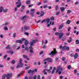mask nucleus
I'll return each instance as SVG.
<instances>
[{
  "label": "nucleus",
  "instance_id": "nucleus-1",
  "mask_svg": "<svg viewBox=\"0 0 79 79\" xmlns=\"http://www.w3.org/2000/svg\"><path fill=\"white\" fill-rule=\"evenodd\" d=\"M55 35H59V38L60 40H61L64 35V34L62 33L56 32Z\"/></svg>",
  "mask_w": 79,
  "mask_h": 79
},
{
  "label": "nucleus",
  "instance_id": "nucleus-2",
  "mask_svg": "<svg viewBox=\"0 0 79 79\" xmlns=\"http://www.w3.org/2000/svg\"><path fill=\"white\" fill-rule=\"evenodd\" d=\"M23 60H19V63L17 64V66L16 67V68L18 69L20 68H23V64L22 63Z\"/></svg>",
  "mask_w": 79,
  "mask_h": 79
},
{
  "label": "nucleus",
  "instance_id": "nucleus-3",
  "mask_svg": "<svg viewBox=\"0 0 79 79\" xmlns=\"http://www.w3.org/2000/svg\"><path fill=\"white\" fill-rule=\"evenodd\" d=\"M57 53V52L56 51L55 49L53 48V51H52L49 54V55H50L51 56H53L55 55H56Z\"/></svg>",
  "mask_w": 79,
  "mask_h": 79
},
{
  "label": "nucleus",
  "instance_id": "nucleus-4",
  "mask_svg": "<svg viewBox=\"0 0 79 79\" xmlns=\"http://www.w3.org/2000/svg\"><path fill=\"white\" fill-rule=\"evenodd\" d=\"M63 71V68L61 66H58L56 69V73H57L59 72V71Z\"/></svg>",
  "mask_w": 79,
  "mask_h": 79
},
{
  "label": "nucleus",
  "instance_id": "nucleus-5",
  "mask_svg": "<svg viewBox=\"0 0 79 79\" xmlns=\"http://www.w3.org/2000/svg\"><path fill=\"white\" fill-rule=\"evenodd\" d=\"M46 70L47 71H48V73H51V70L50 69L47 70L46 69H44L42 72V73H44V75H47V73L45 72V71H46Z\"/></svg>",
  "mask_w": 79,
  "mask_h": 79
},
{
  "label": "nucleus",
  "instance_id": "nucleus-6",
  "mask_svg": "<svg viewBox=\"0 0 79 79\" xmlns=\"http://www.w3.org/2000/svg\"><path fill=\"white\" fill-rule=\"evenodd\" d=\"M70 56L73 57H74V59H76L78 57V54L77 53H76L74 56L73 54L72 53L70 54Z\"/></svg>",
  "mask_w": 79,
  "mask_h": 79
},
{
  "label": "nucleus",
  "instance_id": "nucleus-7",
  "mask_svg": "<svg viewBox=\"0 0 79 79\" xmlns=\"http://www.w3.org/2000/svg\"><path fill=\"white\" fill-rule=\"evenodd\" d=\"M26 16H23V17L21 18V19L23 21V23H24L25 21H26Z\"/></svg>",
  "mask_w": 79,
  "mask_h": 79
},
{
  "label": "nucleus",
  "instance_id": "nucleus-8",
  "mask_svg": "<svg viewBox=\"0 0 79 79\" xmlns=\"http://www.w3.org/2000/svg\"><path fill=\"white\" fill-rule=\"evenodd\" d=\"M29 44V42L27 41V40H25V42L24 43V44L25 46H27V45H28V44Z\"/></svg>",
  "mask_w": 79,
  "mask_h": 79
},
{
  "label": "nucleus",
  "instance_id": "nucleus-9",
  "mask_svg": "<svg viewBox=\"0 0 79 79\" xmlns=\"http://www.w3.org/2000/svg\"><path fill=\"white\" fill-rule=\"evenodd\" d=\"M16 43H19V44H22L23 41L21 40H18L16 41Z\"/></svg>",
  "mask_w": 79,
  "mask_h": 79
},
{
  "label": "nucleus",
  "instance_id": "nucleus-10",
  "mask_svg": "<svg viewBox=\"0 0 79 79\" xmlns=\"http://www.w3.org/2000/svg\"><path fill=\"white\" fill-rule=\"evenodd\" d=\"M9 25V23L8 22H6L4 24H3L2 25V26H7L8 25Z\"/></svg>",
  "mask_w": 79,
  "mask_h": 79
},
{
  "label": "nucleus",
  "instance_id": "nucleus-11",
  "mask_svg": "<svg viewBox=\"0 0 79 79\" xmlns=\"http://www.w3.org/2000/svg\"><path fill=\"white\" fill-rule=\"evenodd\" d=\"M25 30H29V27H28L25 26L24 27Z\"/></svg>",
  "mask_w": 79,
  "mask_h": 79
},
{
  "label": "nucleus",
  "instance_id": "nucleus-12",
  "mask_svg": "<svg viewBox=\"0 0 79 79\" xmlns=\"http://www.w3.org/2000/svg\"><path fill=\"white\" fill-rule=\"evenodd\" d=\"M46 60H47V61L48 62V63L50 62H52L53 61V60H44V61H46Z\"/></svg>",
  "mask_w": 79,
  "mask_h": 79
},
{
  "label": "nucleus",
  "instance_id": "nucleus-13",
  "mask_svg": "<svg viewBox=\"0 0 79 79\" xmlns=\"http://www.w3.org/2000/svg\"><path fill=\"white\" fill-rule=\"evenodd\" d=\"M50 19H46V23L47 24H48L49 23V22H50Z\"/></svg>",
  "mask_w": 79,
  "mask_h": 79
},
{
  "label": "nucleus",
  "instance_id": "nucleus-14",
  "mask_svg": "<svg viewBox=\"0 0 79 79\" xmlns=\"http://www.w3.org/2000/svg\"><path fill=\"white\" fill-rule=\"evenodd\" d=\"M63 27V25L61 24V25H60L59 28V29H61Z\"/></svg>",
  "mask_w": 79,
  "mask_h": 79
},
{
  "label": "nucleus",
  "instance_id": "nucleus-15",
  "mask_svg": "<svg viewBox=\"0 0 79 79\" xmlns=\"http://www.w3.org/2000/svg\"><path fill=\"white\" fill-rule=\"evenodd\" d=\"M70 23H71V20H68L66 22V23L67 24H69Z\"/></svg>",
  "mask_w": 79,
  "mask_h": 79
},
{
  "label": "nucleus",
  "instance_id": "nucleus-16",
  "mask_svg": "<svg viewBox=\"0 0 79 79\" xmlns=\"http://www.w3.org/2000/svg\"><path fill=\"white\" fill-rule=\"evenodd\" d=\"M44 15V13L43 11H41V14L40 15V17H42V16H43Z\"/></svg>",
  "mask_w": 79,
  "mask_h": 79
},
{
  "label": "nucleus",
  "instance_id": "nucleus-17",
  "mask_svg": "<svg viewBox=\"0 0 79 79\" xmlns=\"http://www.w3.org/2000/svg\"><path fill=\"white\" fill-rule=\"evenodd\" d=\"M67 68L68 69L70 70L71 69V66L70 65H69L67 66Z\"/></svg>",
  "mask_w": 79,
  "mask_h": 79
},
{
  "label": "nucleus",
  "instance_id": "nucleus-18",
  "mask_svg": "<svg viewBox=\"0 0 79 79\" xmlns=\"http://www.w3.org/2000/svg\"><path fill=\"white\" fill-rule=\"evenodd\" d=\"M23 58H26V59H27V60H29V58L27 57V56L26 55H23Z\"/></svg>",
  "mask_w": 79,
  "mask_h": 79
},
{
  "label": "nucleus",
  "instance_id": "nucleus-19",
  "mask_svg": "<svg viewBox=\"0 0 79 79\" xmlns=\"http://www.w3.org/2000/svg\"><path fill=\"white\" fill-rule=\"evenodd\" d=\"M46 22H47V20L46 19H44L43 21H41V23H42H42H45Z\"/></svg>",
  "mask_w": 79,
  "mask_h": 79
},
{
  "label": "nucleus",
  "instance_id": "nucleus-20",
  "mask_svg": "<svg viewBox=\"0 0 79 79\" xmlns=\"http://www.w3.org/2000/svg\"><path fill=\"white\" fill-rule=\"evenodd\" d=\"M60 10L61 11H64L65 9L64 7H61Z\"/></svg>",
  "mask_w": 79,
  "mask_h": 79
},
{
  "label": "nucleus",
  "instance_id": "nucleus-21",
  "mask_svg": "<svg viewBox=\"0 0 79 79\" xmlns=\"http://www.w3.org/2000/svg\"><path fill=\"white\" fill-rule=\"evenodd\" d=\"M33 45H34V43H33L32 41L30 43V46H33Z\"/></svg>",
  "mask_w": 79,
  "mask_h": 79
},
{
  "label": "nucleus",
  "instance_id": "nucleus-22",
  "mask_svg": "<svg viewBox=\"0 0 79 79\" xmlns=\"http://www.w3.org/2000/svg\"><path fill=\"white\" fill-rule=\"evenodd\" d=\"M7 11H8V9H6L3 10V12L4 13H7Z\"/></svg>",
  "mask_w": 79,
  "mask_h": 79
},
{
  "label": "nucleus",
  "instance_id": "nucleus-23",
  "mask_svg": "<svg viewBox=\"0 0 79 79\" xmlns=\"http://www.w3.org/2000/svg\"><path fill=\"white\" fill-rule=\"evenodd\" d=\"M60 11H59L56 13V15H57V16H58V15H60Z\"/></svg>",
  "mask_w": 79,
  "mask_h": 79
},
{
  "label": "nucleus",
  "instance_id": "nucleus-24",
  "mask_svg": "<svg viewBox=\"0 0 79 79\" xmlns=\"http://www.w3.org/2000/svg\"><path fill=\"white\" fill-rule=\"evenodd\" d=\"M30 3H31V1H27L26 3V4H27V5H29V4Z\"/></svg>",
  "mask_w": 79,
  "mask_h": 79
},
{
  "label": "nucleus",
  "instance_id": "nucleus-25",
  "mask_svg": "<svg viewBox=\"0 0 79 79\" xmlns=\"http://www.w3.org/2000/svg\"><path fill=\"white\" fill-rule=\"evenodd\" d=\"M4 29L5 31H8V29L7 27H4Z\"/></svg>",
  "mask_w": 79,
  "mask_h": 79
},
{
  "label": "nucleus",
  "instance_id": "nucleus-26",
  "mask_svg": "<svg viewBox=\"0 0 79 79\" xmlns=\"http://www.w3.org/2000/svg\"><path fill=\"white\" fill-rule=\"evenodd\" d=\"M11 63L12 64H15V61L14 60H12L11 61Z\"/></svg>",
  "mask_w": 79,
  "mask_h": 79
},
{
  "label": "nucleus",
  "instance_id": "nucleus-27",
  "mask_svg": "<svg viewBox=\"0 0 79 79\" xmlns=\"http://www.w3.org/2000/svg\"><path fill=\"white\" fill-rule=\"evenodd\" d=\"M66 47V46H64V47H63V48H62V50H65Z\"/></svg>",
  "mask_w": 79,
  "mask_h": 79
},
{
  "label": "nucleus",
  "instance_id": "nucleus-28",
  "mask_svg": "<svg viewBox=\"0 0 79 79\" xmlns=\"http://www.w3.org/2000/svg\"><path fill=\"white\" fill-rule=\"evenodd\" d=\"M16 33H14L13 34V38H15V37H16Z\"/></svg>",
  "mask_w": 79,
  "mask_h": 79
},
{
  "label": "nucleus",
  "instance_id": "nucleus-29",
  "mask_svg": "<svg viewBox=\"0 0 79 79\" xmlns=\"http://www.w3.org/2000/svg\"><path fill=\"white\" fill-rule=\"evenodd\" d=\"M21 3V1H18L16 3V5H18V4H20Z\"/></svg>",
  "mask_w": 79,
  "mask_h": 79
},
{
  "label": "nucleus",
  "instance_id": "nucleus-30",
  "mask_svg": "<svg viewBox=\"0 0 79 79\" xmlns=\"http://www.w3.org/2000/svg\"><path fill=\"white\" fill-rule=\"evenodd\" d=\"M33 43H36L37 42H38V40H35L32 41Z\"/></svg>",
  "mask_w": 79,
  "mask_h": 79
},
{
  "label": "nucleus",
  "instance_id": "nucleus-31",
  "mask_svg": "<svg viewBox=\"0 0 79 79\" xmlns=\"http://www.w3.org/2000/svg\"><path fill=\"white\" fill-rule=\"evenodd\" d=\"M18 10V7H15V9H14V11H17V10Z\"/></svg>",
  "mask_w": 79,
  "mask_h": 79
},
{
  "label": "nucleus",
  "instance_id": "nucleus-32",
  "mask_svg": "<svg viewBox=\"0 0 79 79\" xmlns=\"http://www.w3.org/2000/svg\"><path fill=\"white\" fill-rule=\"evenodd\" d=\"M6 49H10V45H8L6 47Z\"/></svg>",
  "mask_w": 79,
  "mask_h": 79
},
{
  "label": "nucleus",
  "instance_id": "nucleus-33",
  "mask_svg": "<svg viewBox=\"0 0 79 79\" xmlns=\"http://www.w3.org/2000/svg\"><path fill=\"white\" fill-rule=\"evenodd\" d=\"M21 4H19V5H18L17 6V7L19 8V7H20L21 6Z\"/></svg>",
  "mask_w": 79,
  "mask_h": 79
},
{
  "label": "nucleus",
  "instance_id": "nucleus-34",
  "mask_svg": "<svg viewBox=\"0 0 79 79\" xmlns=\"http://www.w3.org/2000/svg\"><path fill=\"white\" fill-rule=\"evenodd\" d=\"M77 71L76 69H75L74 71V74H76L77 73Z\"/></svg>",
  "mask_w": 79,
  "mask_h": 79
},
{
  "label": "nucleus",
  "instance_id": "nucleus-35",
  "mask_svg": "<svg viewBox=\"0 0 79 79\" xmlns=\"http://www.w3.org/2000/svg\"><path fill=\"white\" fill-rule=\"evenodd\" d=\"M56 7V10H58V6H55Z\"/></svg>",
  "mask_w": 79,
  "mask_h": 79
},
{
  "label": "nucleus",
  "instance_id": "nucleus-36",
  "mask_svg": "<svg viewBox=\"0 0 79 79\" xmlns=\"http://www.w3.org/2000/svg\"><path fill=\"white\" fill-rule=\"evenodd\" d=\"M4 9L3 8V7H0V10H2V11H3Z\"/></svg>",
  "mask_w": 79,
  "mask_h": 79
},
{
  "label": "nucleus",
  "instance_id": "nucleus-37",
  "mask_svg": "<svg viewBox=\"0 0 79 79\" xmlns=\"http://www.w3.org/2000/svg\"><path fill=\"white\" fill-rule=\"evenodd\" d=\"M47 47L45 46V45H44L43 46V49H45V48H46Z\"/></svg>",
  "mask_w": 79,
  "mask_h": 79
},
{
  "label": "nucleus",
  "instance_id": "nucleus-38",
  "mask_svg": "<svg viewBox=\"0 0 79 79\" xmlns=\"http://www.w3.org/2000/svg\"><path fill=\"white\" fill-rule=\"evenodd\" d=\"M38 79H40V75H39L37 77Z\"/></svg>",
  "mask_w": 79,
  "mask_h": 79
},
{
  "label": "nucleus",
  "instance_id": "nucleus-39",
  "mask_svg": "<svg viewBox=\"0 0 79 79\" xmlns=\"http://www.w3.org/2000/svg\"><path fill=\"white\" fill-rule=\"evenodd\" d=\"M31 73V70L30 69L28 71V74H30Z\"/></svg>",
  "mask_w": 79,
  "mask_h": 79
},
{
  "label": "nucleus",
  "instance_id": "nucleus-40",
  "mask_svg": "<svg viewBox=\"0 0 79 79\" xmlns=\"http://www.w3.org/2000/svg\"><path fill=\"white\" fill-rule=\"evenodd\" d=\"M47 5H45L43 6V8H47Z\"/></svg>",
  "mask_w": 79,
  "mask_h": 79
},
{
  "label": "nucleus",
  "instance_id": "nucleus-41",
  "mask_svg": "<svg viewBox=\"0 0 79 79\" xmlns=\"http://www.w3.org/2000/svg\"><path fill=\"white\" fill-rule=\"evenodd\" d=\"M71 12V10H68L67 11V13L68 14H69V13H70V12Z\"/></svg>",
  "mask_w": 79,
  "mask_h": 79
},
{
  "label": "nucleus",
  "instance_id": "nucleus-42",
  "mask_svg": "<svg viewBox=\"0 0 79 79\" xmlns=\"http://www.w3.org/2000/svg\"><path fill=\"white\" fill-rule=\"evenodd\" d=\"M65 48L66 50H69V47H66Z\"/></svg>",
  "mask_w": 79,
  "mask_h": 79
},
{
  "label": "nucleus",
  "instance_id": "nucleus-43",
  "mask_svg": "<svg viewBox=\"0 0 79 79\" xmlns=\"http://www.w3.org/2000/svg\"><path fill=\"white\" fill-rule=\"evenodd\" d=\"M13 53H14V52H13V51H10V55H13Z\"/></svg>",
  "mask_w": 79,
  "mask_h": 79
},
{
  "label": "nucleus",
  "instance_id": "nucleus-44",
  "mask_svg": "<svg viewBox=\"0 0 79 79\" xmlns=\"http://www.w3.org/2000/svg\"><path fill=\"white\" fill-rule=\"evenodd\" d=\"M41 3H42L41 2H40L37 4V5H38V6H39V5H41Z\"/></svg>",
  "mask_w": 79,
  "mask_h": 79
},
{
  "label": "nucleus",
  "instance_id": "nucleus-45",
  "mask_svg": "<svg viewBox=\"0 0 79 79\" xmlns=\"http://www.w3.org/2000/svg\"><path fill=\"white\" fill-rule=\"evenodd\" d=\"M7 57V55H6L4 56L3 59H6V58Z\"/></svg>",
  "mask_w": 79,
  "mask_h": 79
},
{
  "label": "nucleus",
  "instance_id": "nucleus-46",
  "mask_svg": "<svg viewBox=\"0 0 79 79\" xmlns=\"http://www.w3.org/2000/svg\"><path fill=\"white\" fill-rule=\"evenodd\" d=\"M51 21H53V20H54V18L53 17L51 18Z\"/></svg>",
  "mask_w": 79,
  "mask_h": 79
},
{
  "label": "nucleus",
  "instance_id": "nucleus-47",
  "mask_svg": "<svg viewBox=\"0 0 79 79\" xmlns=\"http://www.w3.org/2000/svg\"><path fill=\"white\" fill-rule=\"evenodd\" d=\"M48 43V41H47V40H45L44 42V44H47Z\"/></svg>",
  "mask_w": 79,
  "mask_h": 79
},
{
  "label": "nucleus",
  "instance_id": "nucleus-48",
  "mask_svg": "<svg viewBox=\"0 0 79 79\" xmlns=\"http://www.w3.org/2000/svg\"><path fill=\"white\" fill-rule=\"evenodd\" d=\"M30 52L31 53H33V52H34V51H33V50H32V49L30 50Z\"/></svg>",
  "mask_w": 79,
  "mask_h": 79
},
{
  "label": "nucleus",
  "instance_id": "nucleus-49",
  "mask_svg": "<svg viewBox=\"0 0 79 79\" xmlns=\"http://www.w3.org/2000/svg\"><path fill=\"white\" fill-rule=\"evenodd\" d=\"M62 72V71H59V72H58V74H61Z\"/></svg>",
  "mask_w": 79,
  "mask_h": 79
},
{
  "label": "nucleus",
  "instance_id": "nucleus-50",
  "mask_svg": "<svg viewBox=\"0 0 79 79\" xmlns=\"http://www.w3.org/2000/svg\"><path fill=\"white\" fill-rule=\"evenodd\" d=\"M21 8L22 9H24V8H25V6H24L22 5V6Z\"/></svg>",
  "mask_w": 79,
  "mask_h": 79
},
{
  "label": "nucleus",
  "instance_id": "nucleus-51",
  "mask_svg": "<svg viewBox=\"0 0 79 79\" xmlns=\"http://www.w3.org/2000/svg\"><path fill=\"white\" fill-rule=\"evenodd\" d=\"M56 27H55V28H54L53 29V30L54 31H56Z\"/></svg>",
  "mask_w": 79,
  "mask_h": 79
},
{
  "label": "nucleus",
  "instance_id": "nucleus-52",
  "mask_svg": "<svg viewBox=\"0 0 79 79\" xmlns=\"http://www.w3.org/2000/svg\"><path fill=\"white\" fill-rule=\"evenodd\" d=\"M30 11H35V9H31L30 10Z\"/></svg>",
  "mask_w": 79,
  "mask_h": 79
},
{
  "label": "nucleus",
  "instance_id": "nucleus-53",
  "mask_svg": "<svg viewBox=\"0 0 79 79\" xmlns=\"http://www.w3.org/2000/svg\"><path fill=\"white\" fill-rule=\"evenodd\" d=\"M24 34L27 35H29V33L27 32H25L24 33Z\"/></svg>",
  "mask_w": 79,
  "mask_h": 79
},
{
  "label": "nucleus",
  "instance_id": "nucleus-54",
  "mask_svg": "<svg viewBox=\"0 0 79 79\" xmlns=\"http://www.w3.org/2000/svg\"><path fill=\"white\" fill-rule=\"evenodd\" d=\"M29 48H30V50H32V49H33L32 47V46H30L29 47Z\"/></svg>",
  "mask_w": 79,
  "mask_h": 79
},
{
  "label": "nucleus",
  "instance_id": "nucleus-55",
  "mask_svg": "<svg viewBox=\"0 0 79 79\" xmlns=\"http://www.w3.org/2000/svg\"><path fill=\"white\" fill-rule=\"evenodd\" d=\"M33 6V5H29L28 6V7L29 8H30V7H31V6Z\"/></svg>",
  "mask_w": 79,
  "mask_h": 79
},
{
  "label": "nucleus",
  "instance_id": "nucleus-56",
  "mask_svg": "<svg viewBox=\"0 0 79 79\" xmlns=\"http://www.w3.org/2000/svg\"><path fill=\"white\" fill-rule=\"evenodd\" d=\"M25 50H27V51H28V50H29V48H25Z\"/></svg>",
  "mask_w": 79,
  "mask_h": 79
},
{
  "label": "nucleus",
  "instance_id": "nucleus-57",
  "mask_svg": "<svg viewBox=\"0 0 79 79\" xmlns=\"http://www.w3.org/2000/svg\"><path fill=\"white\" fill-rule=\"evenodd\" d=\"M34 71V72H37V69H35L33 70Z\"/></svg>",
  "mask_w": 79,
  "mask_h": 79
},
{
  "label": "nucleus",
  "instance_id": "nucleus-58",
  "mask_svg": "<svg viewBox=\"0 0 79 79\" xmlns=\"http://www.w3.org/2000/svg\"><path fill=\"white\" fill-rule=\"evenodd\" d=\"M29 66H28L27 67H26V68H25V69L26 70V69H29Z\"/></svg>",
  "mask_w": 79,
  "mask_h": 79
},
{
  "label": "nucleus",
  "instance_id": "nucleus-59",
  "mask_svg": "<svg viewBox=\"0 0 79 79\" xmlns=\"http://www.w3.org/2000/svg\"><path fill=\"white\" fill-rule=\"evenodd\" d=\"M55 71L54 70H52V71L51 72V74H53L54 73V72H55Z\"/></svg>",
  "mask_w": 79,
  "mask_h": 79
},
{
  "label": "nucleus",
  "instance_id": "nucleus-60",
  "mask_svg": "<svg viewBox=\"0 0 79 79\" xmlns=\"http://www.w3.org/2000/svg\"><path fill=\"white\" fill-rule=\"evenodd\" d=\"M36 77H37V76L36 75L34 76L33 77V79H36Z\"/></svg>",
  "mask_w": 79,
  "mask_h": 79
},
{
  "label": "nucleus",
  "instance_id": "nucleus-61",
  "mask_svg": "<svg viewBox=\"0 0 79 79\" xmlns=\"http://www.w3.org/2000/svg\"><path fill=\"white\" fill-rule=\"evenodd\" d=\"M44 3H46V2H48V1H43Z\"/></svg>",
  "mask_w": 79,
  "mask_h": 79
},
{
  "label": "nucleus",
  "instance_id": "nucleus-62",
  "mask_svg": "<svg viewBox=\"0 0 79 79\" xmlns=\"http://www.w3.org/2000/svg\"><path fill=\"white\" fill-rule=\"evenodd\" d=\"M67 42H69V43H71V42H72V41H71V40H68L67 41Z\"/></svg>",
  "mask_w": 79,
  "mask_h": 79
},
{
  "label": "nucleus",
  "instance_id": "nucleus-63",
  "mask_svg": "<svg viewBox=\"0 0 79 79\" xmlns=\"http://www.w3.org/2000/svg\"><path fill=\"white\" fill-rule=\"evenodd\" d=\"M60 79H62L63 78V77L62 76H60Z\"/></svg>",
  "mask_w": 79,
  "mask_h": 79
},
{
  "label": "nucleus",
  "instance_id": "nucleus-64",
  "mask_svg": "<svg viewBox=\"0 0 79 79\" xmlns=\"http://www.w3.org/2000/svg\"><path fill=\"white\" fill-rule=\"evenodd\" d=\"M77 76L78 77H79V73H77Z\"/></svg>",
  "mask_w": 79,
  "mask_h": 79
}]
</instances>
